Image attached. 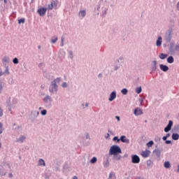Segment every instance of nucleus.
<instances>
[{
    "label": "nucleus",
    "instance_id": "f257e3e1",
    "mask_svg": "<svg viewBox=\"0 0 179 179\" xmlns=\"http://www.w3.org/2000/svg\"><path fill=\"white\" fill-rule=\"evenodd\" d=\"M59 82H61V77L55 78L50 83L49 93H51V94H57L58 93V85L57 83H59Z\"/></svg>",
    "mask_w": 179,
    "mask_h": 179
},
{
    "label": "nucleus",
    "instance_id": "f03ea898",
    "mask_svg": "<svg viewBox=\"0 0 179 179\" xmlns=\"http://www.w3.org/2000/svg\"><path fill=\"white\" fill-rule=\"evenodd\" d=\"M120 153H122V150H121V148L117 145H113L110 147L109 150V155L111 156H115V155H120Z\"/></svg>",
    "mask_w": 179,
    "mask_h": 179
},
{
    "label": "nucleus",
    "instance_id": "7ed1b4c3",
    "mask_svg": "<svg viewBox=\"0 0 179 179\" xmlns=\"http://www.w3.org/2000/svg\"><path fill=\"white\" fill-rule=\"evenodd\" d=\"M43 101L45 103L46 108H51L52 107V97L50 95H45L43 99Z\"/></svg>",
    "mask_w": 179,
    "mask_h": 179
},
{
    "label": "nucleus",
    "instance_id": "20e7f679",
    "mask_svg": "<svg viewBox=\"0 0 179 179\" xmlns=\"http://www.w3.org/2000/svg\"><path fill=\"white\" fill-rule=\"evenodd\" d=\"M47 8H40L37 10V13L41 16V17H43V16H45V13H47Z\"/></svg>",
    "mask_w": 179,
    "mask_h": 179
},
{
    "label": "nucleus",
    "instance_id": "39448f33",
    "mask_svg": "<svg viewBox=\"0 0 179 179\" xmlns=\"http://www.w3.org/2000/svg\"><path fill=\"white\" fill-rule=\"evenodd\" d=\"M141 162V158L137 155H134L131 156V163L134 164H138Z\"/></svg>",
    "mask_w": 179,
    "mask_h": 179
},
{
    "label": "nucleus",
    "instance_id": "423d86ee",
    "mask_svg": "<svg viewBox=\"0 0 179 179\" xmlns=\"http://www.w3.org/2000/svg\"><path fill=\"white\" fill-rule=\"evenodd\" d=\"M57 6L58 3H57V1L52 0L51 3L48 5V8H46L48 10H52V9H54V8H57Z\"/></svg>",
    "mask_w": 179,
    "mask_h": 179
},
{
    "label": "nucleus",
    "instance_id": "0eeeda50",
    "mask_svg": "<svg viewBox=\"0 0 179 179\" xmlns=\"http://www.w3.org/2000/svg\"><path fill=\"white\" fill-rule=\"evenodd\" d=\"M26 141V136L24 135H21L20 136L19 138H17L15 140L16 143H23Z\"/></svg>",
    "mask_w": 179,
    "mask_h": 179
},
{
    "label": "nucleus",
    "instance_id": "6e6552de",
    "mask_svg": "<svg viewBox=\"0 0 179 179\" xmlns=\"http://www.w3.org/2000/svg\"><path fill=\"white\" fill-rule=\"evenodd\" d=\"M173 120H169V124L167 126L164 128V132H169V131H171V127H173Z\"/></svg>",
    "mask_w": 179,
    "mask_h": 179
},
{
    "label": "nucleus",
    "instance_id": "1a4fd4ad",
    "mask_svg": "<svg viewBox=\"0 0 179 179\" xmlns=\"http://www.w3.org/2000/svg\"><path fill=\"white\" fill-rule=\"evenodd\" d=\"M117 98V92L113 91L110 93V94L109 95V98L108 100L110 101H113L114 100H115V99Z\"/></svg>",
    "mask_w": 179,
    "mask_h": 179
},
{
    "label": "nucleus",
    "instance_id": "9d476101",
    "mask_svg": "<svg viewBox=\"0 0 179 179\" xmlns=\"http://www.w3.org/2000/svg\"><path fill=\"white\" fill-rule=\"evenodd\" d=\"M9 62H10V59H9V57H3L2 64H3V66H8V64H9Z\"/></svg>",
    "mask_w": 179,
    "mask_h": 179
},
{
    "label": "nucleus",
    "instance_id": "9b49d317",
    "mask_svg": "<svg viewBox=\"0 0 179 179\" xmlns=\"http://www.w3.org/2000/svg\"><path fill=\"white\" fill-rule=\"evenodd\" d=\"M120 141L123 143H129L130 142L129 139L127 138V136H122L120 138L117 140V143L120 142Z\"/></svg>",
    "mask_w": 179,
    "mask_h": 179
},
{
    "label": "nucleus",
    "instance_id": "f8f14e48",
    "mask_svg": "<svg viewBox=\"0 0 179 179\" xmlns=\"http://www.w3.org/2000/svg\"><path fill=\"white\" fill-rule=\"evenodd\" d=\"M152 64L153 65L151 69V72H153L155 73L156 72V70L157 69V61L154 60L152 62Z\"/></svg>",
    "mask_w": 179,
    "mask_h": 179
},
{
    "label": "nucleus",
    "instance_id": "ddd939ff",
    "mask_svg": "<svg viewBox=\"0 0 179 179\" xmlns=\"http://www.w3.org/2000/svg\"><path fill=\"white\" fill-rule=\"evenodd\" d=\"M134 114L138 117V115H142V114H143V111L141 108H136L134 110Z\"/></svg>",
    "mask_w": 179,
    "mask_h": 179
},
{
    "label": "nucleus",
    "instance_id": "4468645a",
    "mask_svg": "<svg viewBox=\"0 0 179 179\" xmlns=\"http://www.w3.org/2000/svg\"><path fill=\"white\" fill-rule=\"evenodd\" d=\"M4 176H6V171H5L3 166L0 165V176L3 177Z\"/></svg>",
    "mask_w": 179,
    "mask_h": 179
},
{
    "label": "nucleus",
    "instance_id": "2eb2a0df",
    "mask_svg": "<svg viewBox=\"0 0 179 179\" xmlns=\"http://www.w3.org/2000/svg\"><path fill=\"white\" fill-rule=\"evenodd\" d=\"M159 68L163 72H167V71H169V66L167 65L160 64Z\"/></svg>",
    "mask_w": 179,
    "mask_h": 179
},
{
    "label": "nucleus",
    "instance_id": "dca6fc26",
    "mask_svg": "<svg viewBox=\"0 0 179 179\" xmlns=\"http://www.w3.org/2000/svg\"><path fill=\"white\" fill-rule=\"evenodd\" d=\"M78 16L79 17H85L86 16V10H80L78 12Z\"/></svg>",
    "mask_w": 179,
    "mask_h": 179
},
{
    "label": "nucleus",
    "instance_id": "f3484780",
    "mask_svg": "<svg viewBox=\"0 0 179 179\" xmlns=\"http://www.w3.org/2000/svg\"><path fill=\"white\" fill-rule=\"evenodd\" d=\"M162 42H163V38H162V36H159L156 41L157 47H160L162 45Z\"/></svg>",
    "mask_w": 179,
    "mask_h": 179
},
{
    "label": "nucleus",
    "instance_id": "a211bd4d",
    "mask_svg": "<svg viewBox=\"0 0 179 179\" xmlns=\"http://www.w3.org/2000/svg\"><path fill=\"white\" fill-rule=\"evenodd\" d=\"M150 155V151L146 150L145 151H143L141 153V155L143 156V157H149Z\"/></svg>",
    "mask_w": 179,
    "mask_h": 179
},
{
    "label": "nucleus",
    "instance_id": "6ab92c4d",
    "mask_svg": "<svg viewBox=\"0 0 179 179\" xmlns=\"http://www.w3.org/2000/svg\"><path fill=\"white\" fill-rule=\"evenodd\" d=\"M38 166H42L43 167H45V161L43 159H39L38 161Z\"/></svg>",
    "mask_w": 179,
    "mask_h": 179
},
{
    "label": "nucleus",
    "instance_id": "aec40b11",
    "mask_svg": "<svg viewBox=\"0 0 179 179\" xmlns=\"http://www.w3.org/2000/svg\"><path fill=\"white\" fill-rule=\"evenodd\" d=\"M153 153H155L157 157H160L162 155V152L159 149L154 150Z\"/></svg>",
    "mask_w": 179,
    "mask_h": 179
},
{
    "label": "nucleus",
    "instance_id": "412c9836",
    "mask_svg": "<svg viewBox=\"0 0 179 179\" xmlns=\"http://www.w3.org/2000/svg\"><path fill=\"white\" fill-rule=\"evenodd\" d=\"M5 70L3 71L4 75H10L9 71V66H4Z\"/></svg>",
    "mask_w": 179,
    "mask_h": 179
},
{
    "label": "nucleus",
    "instance_id": "4be33fe9",
    "mask_svg": "<svg viewBox=\"0 0 179 179\" xmlns=\"http://www.w3.org/2000/svg\"><path fill=\"white\" fill-rule=\"evenodd\" d=\"M67 52H68V58H70V59H73V51L67 50Z\"/></svg>",
    "mask_w": 179,
    "mask_h": 179
},
{
    "label": "nucleus",
    "instance_id": "5701e85b",
    "mask_svg": "<svg viewBox=\"0 0 179 179\" xmlns=\"http://www.w3.org/2000/svg\"><path fill=\"white\" fill-rule=\"evenodd\" d=\"M172 139L173 141H178V139H179V134H177V133H173L172 134Z\"/></svg>",
    "mask_w": 179,
    "mask_h": 179
},
{
    "label": "nucleus",
    "instance_id": "b1692460",
    "mask_svg": "<svg viewBox=\"0 0 179 179\" xmlns=\"http://www.w3.org/2000/svg\"><path fill=\"white\" fill-rule=\"evenodd\" d=\"M108 179H117V177L115 176V173L110 172Z\"/></svg>",
    "mask_w": 179,
    "mask_h": 179
},
{
    "label": "nucleus",
    "instance_id": "393cba45",
    "mask_svg": "<svg viewBox=\"0 0 179 179\" xmlns=\"http://www.w3.org/2000/svg\"><path fill=\"white\" fill-rule=\"evenodd\" d=\"M164 167H165V169H170V167H171V164H170V162L166 161L164 164Z\"/></svg>",
    "mask_w": 179,
    "mask_h": 179
},
{
    "label": "nucleus",
    "instance_id": "a878e982",
    "mask_svg": "<svg viewBox=\"0 0 179 179\" xmlns=\"http://www.w3.org/2000/svg\"><path fill=\"white\" fill-rule=\"evenodd\" d=\"M57 41H58V37L57 36H52V38H51V41H50V43L52 44H55V43H57Z\"/></svg>",
    "mask_w": 179,
    "mask_h": 179
},
{
    "label": "nucleus",
    "instance_id": "bb28decb",
    "mask_svg": "<svg viewBox=\"0 0 179 179\" xmlns=\"http://www.w3.org/2000/svg\"><path fill=\"white\" fill-rule=\"evenodd\" d=\"M167 62L168 64H173V62H174V57H173V56H169L167 58Z\"/></svg>",
    "mask_w": 179,
    "mask_h": 179
},
{
    "label": "nucleus",
    "instance_id": "cd10ccee",
    "mask_svg": "<svg viewBox=\"0 0 179 179\" xmlns=\"http://www.w3.org/2000/svg\"><path fill=\"white\" fill-rule=\"evenodd\" d=\"M110 166V162L108 161V158H106V161L105 162H103V167L105 169L108 168Z\"/></svg>",
    "mask_w": 179,
    "mask_h": 179
},
{
    "label": "nucleus",
    "instance_id": "c85d7f7f",
    "mask_svg": "<svg viewBox=\"0 0 179 179\" xmlns=\"http://www.w3.org/2000/svg\"><path fill=\"white\" fill-rule=\"evenodd\" d=\"M159 58L160 59H166V58H167V54L161 53L159 55Z\"/></svg>",
    "mask_w": 179,
    "mask_h": 179
},
{
    "label": "nucleus",
    "instance_id": "c756f323",
    "mask_svg": "<svg viewBox=\"0 0 179 179\" xmlns=\"http://www.w3.org/2000/svg\"><path fill=\"white\" fill-rule=\"evenodd\" d=\"M117 64H122V62H124V57H120L119 59H117Z\"/></svg>",
    "mask_w": 179,
    "mask_h": 179
},
{
    "label": "nucleus",
    "instance_id": "7c9ffc66",
    "mask_svg": "<svg viewBox=\"0 0 179 179\" xmlns=\"http://www.w3.org/2000/svg\"><path fill=\"white\" fill-rule=\"evenodd\" d=\"M136 92L137 93V94H141V93H142V87H136Z\"/></svg>",
    "mask_w": 179,
    "mask_h": 179
},
{
    "label": "nucleus",
    "instance_id": "2f4dec72",
    "mask_svg": "<svg viewBox=\"0 0 179 179\" xmlns=\"http://www.w3.org/2000/svg\"><path fill=\"white\" fill-rule=\"evenodd\" d=\"M154 144H155V143L153 142V141H150L147 143V146H148V148H152V146H153Z\"/></svg>",
    "mask_w": 179,
    "mask_h": 179
},
{
    "label": "nucleus",
    "instance_id": "473e14b6",
    "mask_svg": "<svg viewBox=\"0 0 179 179\" xmlns=\"http://www.w3.org/2000/svg\"><path fill=\"white\" fill-rule=\"evenodd\" d=\"M121 68V64H115L114 65V71H118Z\"/></svg>",
    "mask_w": 179,
    "mask_h": 179
},
{
    "label": "nucleus",
    "instance_id": "72a5a7b5",
    "mask_svg": "<svg viewBox=\"0 0 179 179\" xmlns=\"http://www.w3.org/2000/svg\"><path fill=\"white\" fill-rule=\"evenodd\" d=\"M121 93L124 95L128 94V90L127 88H124L122 90Z\"/></svg>",
    "mask_w": 179,
    "mask_h": 179
},
{
    "label": "nucleus",
    "instance_id": "f704fd0d",
    "mask_svg": "<svg viewBox=\"0 0 179 179\" xmlns=\"http://www.w3.org/2000/svg\"><path fill=\"white\" fill-rule=\"evenodd\" d=\"M121 155H115L113 156V158L115 159V160H121Z\"/></svg>",
    "mask_w": 179,
    "mask_h": 179
},
{
    "label": "nucleus",
    "instance_id": "c9c22d12",
    "mask_svg": "<svg viewBox=\"0 0 179 179\" xmlns=\"http://www.w3.org/2000/svg\"><path fill=\"white\" fill-rule=\"evenodd\" d=\"M64 41H65V37L62 36V38H61L60 47H64Z\"/></svg>",
    "mask_w": 179,
    "mask_h": 179
},
{
    "label": "nucleus",
    "instance_id": "e433bc0d",
    "mask_svg": "<svg viewBox=\"0 0 179 179\" xmlns=\"http://www.w3.org/2000/svg\"><path fill=\"white\" fill-rule=\"evenodd\" d=\"M97 162V158L96 157H93L92 159L90 160V163H92V164H94Z\"/></svg>",
    "mask_w": 179,
    "mask_h": 179
},
{
    "label": "nucleus",
    "instance_id": "4c0bfd02",
    "mask_svg": "<svg viewBox=\"0 0 179 179\" xmlns=\"http://www.w3.org/2000/svg\"><path fill=\"white\" fill-rule=\"evenodd\" d=\"M3 132V124L2 122H0V135Z\"/></svg>",
    "mask_w": 179,
    "mask_h": 179
},
{
    "label": "nucleus",
    "instance_id": "58836bf2",
    "mask_svg": "<svg viewBox=\"0 0 179 179\" xmlns=\"http://www.w3.org/2000/svg\"><path fill=\"white\" fill-rule=\"evenodd\" d=\"M24 22H26V19L24 18H20V20H18V23L19 24H21V23H24Z\"/></svg>",
    "mask_w": 179,
    "mask_h": 179
},
{
    "label": "nucleus",
    "instance_id": "ea45409f",
    "mask_svg": "<svg viewBox=\"0 0 179 179\" xmlns=\"http://www.w3.org/2000/svg\"><path fill=\"white\" fill-rule=\"evenodd\" d=\"M2 90H3V84L0 80V94L2 93Z\"/></svg>",
    "mask_w": 179,
    "mask_h": 179
},
{
    "label": "nucleus",
    "instance_id": "a19ab883",
    "mask_svg": "<svg viewBox=\"0 0 179 179\" xmlns=\"http://www.w3.org/2000/svg\"><path fill=\"white\" fill-rule=\"evenodd\" d=\"M35 114V118H37V117H38V115H40V112L38 111H34V112H31V114Z\"/></svg>",
    "mask_w": 179,
    "mask_h": 179
},
{
    "label": "nucleus",
    "instance_id": "79ce46f5",
    "mask_svg": "<svg viewBox=\"0 0 179 179\" xmlns=\"http://www.w3.org/2000/svg\"><path fill=\"white\" fill-rule=\"evenodd\" d=\"M41 115H47V110L43 109V110L41 111Z\"/></svg>",
    "mask_w": 179,
    "mask_h": 179
},
{
    "label": "nucleus",
    "instance_id": "37998d69",
    "mask_svg": "<svg viewBox=\"0 0 179 179\" xmlns=\"http://www.w3.org/2000/svg\"><path fill=\"white\" fill-rule=\"evenodd\" d=\"M13 64H19V59L17 58V57H15L13 59Z\"/></svg>",
    "mask_w": 179,
    "mask_h": 179
},
{
    "label": "nucleus",
    "instance_id": "c03bdc74",
    "mask_svg": "<svg viewBox=\"0 0 179 179\" xmlns=\"http://www.w3.org/2000/svg\"><path fill=\"white\" fill-rule=\"evenodd\" d=\"M62 87H63L64 89L68 87V83H66V82H64V83L62 84Z\"/></svg>",
    "mask_w": 179,
    "mask_h": 179
},
{
    "label": "nucleus",
    "instance_id": "a18cd8bd",
    "mask_svg": "<svg viewBox=\"0 0 179 179\" xmlns=\"http://www.w3.org/2000/svg\"><path fill=\"white\" fill-rule=\"evenodd\" d=\"M107 10H108V9L105 8V10L102 11V16H106V15H107Z\"/></svg>",
    "mask_w": 179,
    "mask_h": 179
},
{
    "label": "nucleus",
    "instance_id": "49530a36",
    "mask_svg": "<svg viewBox=\"0 0 179 179\" xmlns=\"http://www.w3.org/2000/svg\"><path fill=\"white\" fill-rule=\"evenodd\" d=\"M6 104L7 106H8L9 104H12L10 103V97H8V100L6 101Z\"/></svg>",
    "mask_w": 179,
    "mask_h": 179
},
{
    "label": "nucleus",
    "instance_id": "de8ad7c7",
    "mask_svg": "<svg viewBox=\"0 0 179 179\" xmlns=\"http://www.w3.org/2000/svg\"><path fill=\"white\" fill-rule=\"evenodd\" d=\"M8 107V111H12V104H9L8 103V106H7Z\"/></svg>",
    "mask_w": 179,
    "mask_h": 179
},
{
    "label": "nucleus",
    "instance_id": "09e8293b",
    "mask_svg": "<svg viewBox=\"0 0 179 179\" xmlns=\"http://www.w3.org/2000/svg\"><path fill=\"white\" fill-rule=\"evenodd\" d=\"M85 138H86V139H90V136L89 135V133H87L85 134Z\"/></svg>",
    "mask_w": 179,
    "mask_h": 179
},
{
    "label": "nucleus",
    "instance_id": "8fccbe9b",
    "mask_svg": "<svg viewBox=\"0 0 179 179\" xmlns=\"http://www.w3.org/2000/svg\"><path fill=\"white\" fill-rule=\"evenodd\" d=\"M17 99H13V104H17Z\"/></svg>",
    "mask_w": 179,
    "mask_h": 179
},
{
    "label": "nucleus",
    "instance_id": "3c124183",
    "mask_svg": "<svg viewBox=\"0 0 179 179\" xmlns=\"http://www.w3.org/2000/svg\"><path fill=\"white\" fill-rule=\"evenodd\" d=\"M2 115H3V110L0 108V117H2Z\"/></svg>",
    "mask_w": 179,
    "mask_h": 179
},
{
    "label": "nucleus",
    "instance_id": "603ef678",
    "mask_svg": "<svg viewBox=\"0 0 179 179\" xmlns=\"http://www.w3.org/2000/svg\"><path fill=\"white\" fill-rule=\"evenodd\" d=\"M175 50L179 51V45L178 44L175 46Z\"/></svg>",
    "mask_w": 179,
    "mask_h": 179
},
{
    "label": "nucleus",
    "instance_id": "864d4df0",
    "mask_svg": "<svg viewBox=\"0 0 179 179\" xmlns=\"http://www.w3.org/2000/svg\"><path fill=\"white\" fill-rule=\"evenodd\" d=\"M118 139H120V138H118V136H115V137L113 138V141H117V142H118Z\"/></svg>",
    "mask_w": 179,
    "mask_h": 179
},
{
    "label": "nucleus",
    "instance_id": "5fc2aeb1",
    "mask_svg": "<svg viewBox=\"0 0 179 179\" xmlns=\"http://www.w3.org/2000/svg\"><path fill=\"white\" fill-rule=\"evenodd\" d=\"M165 143H166V145H170V143H171V141H170V140H166V141H165Z\"/></svg>",
    "mask_w": 179,
    "mask_h": 179
},
{
    "label": "nucleus",
    "instance_id": "6e6d98bb",
    "mask_svg": "<svg viewBox=\"0 0 179 179\" xmlns=\"http://www.w3.org/2000/svg\"><path fill=\"white\" fill-rule=\"evenodd\" d=\"M108 138H110V134L108 133L106 136H105V138L107 139Z\"/></svg>",
    "mask_w": 179,
    "mask_h": 179
},
{
    "label": "nucleus",
    "instance_id": "4d7b16f0",
    "mask_svg": "<svg viewBox=\"0 0 179 179\" xmlns=\"http://www.w3.org/2000/svg\"><path fill=\"white\" fill-rule=\"evenodd\" d=\"M8 177H9V178H12V177H13V174H12V173H10L8 174Z\"/></svg>",
    "mask_w": 179,
    "mask_h": 179
},
{
    "label": "nucleus",
    "instance_id": "13d9d810",
    "mask_svg": "<svg viewBox=\"0 0 179 179\" xmlns=\"http://www.w3.org/2000/svg\"><path fill=\"white\" fill-rule=\"evenodd\" d=\"M151 163H152V162H151L150 161H148V162H147V165H148V166H150Z\"/></svg>",
    "mask_w": 179,
    "mask_h": 179
},
{
    "label": "nucleus",
    "instance_id": "bf43d9fd",
    "mask_svg": "<svg viewBox=\"0 0 179 179\" xmlns=\"http://www.w3.org/2000/svg\"><path fill=\"white\" fill-rule=\"evenodd\" d=\"M163 141H167V137L166 136H164L163 138H162Z\"/></svg>",
    "mask_w": 179,
    "mask_h": 179
},
{
    "label": "nucleus",
    "instance_id": "052dcab7",
    "mask_svg": "<svg viewBox=\"0 0 179 179\" xmlns=\"http://www.w3.org/2000/svg\"><path fill=\"white\" fill-rule=\"evenodd\" d=\"M108 134H110V135L113 134V131L112 130L108 129Z\"/></svg>",
    "mask_w": 179,
    "mask_h": 179
},
{
    "label": "nucleus",
    "instance_id": "680f3d73",
    "mask_svg": "<svg viewBox=\"0 0 179 179\" xmlns=\"http://www.w3.org/2000/svg\"><path fill=\"white\" fill-rule=\"evenodd\" d=\"M3 75H5L3 71H0V76H3Z\"/></svg>",
    "mask_w": 179,
    "mask_h": 179
},
{
    "label": "nucleus",
    "instance_id": "e2e57ef3",
    "mask_svg": "<svg viewBox=\"0 0 179 179\" xmlns=\"http://www.w3.org/2000/svg\"><path fill=\"white\" fill-rule=\"evenodd\" d=\"M166 138H170V134L169 133H168V134H166V135L165 136Z\"/></svg>",
    "mask_w": 179,
    "mask_h": 179
},
{
    "label": "nucleus",
    "instance_id": "0e129e2a",
    "mask_svg": "<svg viewBox=\"0 0 179 179\" xmlns=\"http://www.w3.org/2000/svg\"><path fill=\"white\" fill-rule=\"evenodd\" d=\"M177 9H178V10H179V1L177 3Z\"/></svg>",
    "mask_w": 179,
    "mask_h": 179
},
{
    "label": "nucleus",
    "instance_id": "69168bd1",
    "mask_svg": "<svg viewBox=\"0 0 179 179\" xmlns=\"http://www.w3.org/2000/svg\"><path fill=\"white\" fill-rule=\"evenodd\" d=\"M115 118H116V120H117V121H120V117H119V116H116V117H115Z\"/></svg>",
    "mask_w": 179,
    "mask_h": 179
},
{
    "label": "nucleus",
    "instance_id": "338daca9",
    "mask_svg": "<svg viewBox=\"0 0 179 179\" xmlns=\"http://www.w3.org/2000/svg\"><path fill=\"white\" fill-rule=\"evenodd\" d=\"M135 179H145V178H141V177H136Z\"/></svg>",
    "mask_w": 179,
    "mask_h": 179
},
{
    "label": "nucleus",
    "instance_id": "774afa93",
    "mask_svg": "<svg viewBox=\"0 0 179 179\" xmlns=\"http://www.w3.org/2000/svg\"><path fill=\"white\" fill-rule=\"evenodd\" d=\"M73 179H78V176H73Z\"/></svg>",
    "mask_w": 179,
    "mask_h": 179
}]
</instances>
